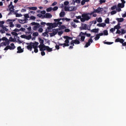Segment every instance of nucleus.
I'll use <instances>...</instances> for the list:
<instances>
[{
    "instance_id": "nucleus-62",
    "label": "nucleus",
    "mask_w": 126,
    "mask_h": 126,
    "mask_svg": "<svg viewBox=\"0 0 126 126\" xmlns=\"http://www.w3.org/2000/svg\"><path fill=\"white\" fill-rule=\"evenodd\" d=\"M121 34H126V31L125 30L121 29Z\"/></svg>"
},
{
    "instance_id": "nucleus-12",
    "label": "nucleus",
    "mask_w": 126,
    "mask_h": 126,
    "mask_svg": "<svg viewBox=\"0 0 126 126\" xmlns=\"http://www.w3.org/2000/svg\"><path fill=\"white\" fill-rule=\"evenodd\" d=\"M10 46H7L8 50H14V49H15V45H14V43H11Z\"/></svg>"
},
{
    "instance_id": "nucleus-50",
    "label": "nucleus",
    "mask_w": 126,
    "mask_h": 126,
    "mask_svg": "<svg viewBox=\"0 0 126 126\" xmlns=\"http://www.w3.org/2000/svg\"><path fill=\"white\" fill-rule=\"evenodd\" d=\"M115 9H117V5H114L111 7V10H114Z\"/></svg>"
},
{
    "instance_id": "nucleus-19",
    "label": "nucleus",
    "mask_w": 126,
    "mask_h": 126,
    "mask_svg": "<svg viewBox=\"0 0 126 126\" xmlns=\"http://www.w3.org/2000/svg\"><path fill=\"white\" fill-rule=\"evenodd\" d=\"M78 36L79 37H81V41L82 42H84V40H85V35H80V33Z\"/></svg>"
},
{
    "instance_id": "nucleus-2",
    "label": "nucleus",
    "mask_w": 126,
    "mask_h": 126,
    "mask_svg": "<svg viewBox=\"0 0 126 126\" xmlns=\"http://www.w3.org/2000/svg\"><path fill=\"white\" fill-rule=\"evenodd\" d=\"M91 19V16H89L87 13H84L82 14L81 22H85V21H88Z\"/></svg>"
},
{
    "instance_id": "nucleus-38",
    "label": "nucleus",
    "mask_w": 126,
    "mask_h": 126,
    "mask_svg": "<svg viewBox=\"0 0 126 126\" xmlns=\"http://www.w3.org/2000/svg\"><path fill=\"white\" fill-rule=\"evenodd\" d=\"M32 38V36L31 35V34L30 35H29L28 36L26 35V40H30Z\"/></svg>"
},
{
    "instance_id": "nucleus-48",
    "label": "nucleus",
    "mask_w": 126,
    "mask_h": 126,
    "mask_svg": "<svg viewBox=\"0 0 126 126\" xmlns=\"http://www.w3.org/2000/svg\"><path fill=\"white\" fill-rule=\"evenodd\" d=\"M30 18L31 20H35V19H36V17L34 16H31V17H30Z\"/></svg>"
},
{
    "instance_id": "nucleus-42",
    "label": "nucleus",
    "mask_w": 126,
    "mask_h": 126,
    "mask_svg": "<svg viewBox=\"0 0 126 126\" xmlns=\"http://www.w3.org/2000/svg\"><path fill=\"white\" fill-rule=\"evenodd\" d=\"M81 35H83L84 36H86L87 35V32H80V35L81 36Z\"/></svg>"
},
{
    "instance_id": "nucleus-4",
    "label": "nucleus",
    "mask_w": 126,
    "mask_h": 126,
    "mask_svg": "<svg viewBox=\"0 0 126 126\" xmlns=\"http://www.w3.org/2000/svg\"><path fill=\"white\" fill-rule=\"evenodd\" d=\"M59 31H60V29H53V32L50 33V37H54V36L57 35Z\"/></svg>"
},
{
    "instance_id": "nucleus-24",
    "label": "nucleus",
    "mask_w": 126,
    "mask_h": 126,
    "mask_svg": "<svg viewBox=\"0 0 126 126\" xmlns=\"http://www.w3.org/2000/svg\"><path fill=\"white\" fill-rule=\"evenodd\" d=\"M116 20L118 21V23L123 22L124 21L123 18H116Z\"/></svg>"
},
{
    "instance_id": "nucleus-41",
    "label": "nucleus",
    "mask_w": 126,
    "mask_h": 126,
    "mask_svg": "<svg viewBox=\"0 0 126 126\" xmlns=\"http://www.w3.org/2000/svg\"><path fill=\"white\" fill-rule=\"evenodd\" d=\"M99 39H100V36L99 35V34H96V36L94 37V39L95 41H97V40H99Z\"/></svg>"
},
{
    "instance_id": "nucleus-20",
    "label": "nucleus",
    "mask_w": 126,
    "mask_h": 126,
    "mask_svg": "<svg viewBox=\"0 0 126 126\" xmlns=\"http://www.w3.org/2000/svg\"><path fill=\"white\" fill-rule=\"evenodd\" d=\"M93 33H98L99 32V29H94L91 31Z\"/></svg>"
},
{
    "instance_id": "nucleus-60",
    "label": "nucleus",
    "mask_w": 126,
    "mask_h": 126,
    "mask_svg": "<svg viewBox=\"0 0 126 126\" xmlns=\"http://www.w3.org/2000/svg\"><path fill=\"white\" fill-rule=\"evenodd\" d=\"M37 16H38V17H40V18H43V17H44V16H43L42 14H38L37 15Z\"/></svg>"
},
{
    "instance_id": "nucleus-40",
    "label": "nucleus",
    "mask_w": 126,
    "mask_h": 126,
    "mask_svg": "<svg viewBox=\"0 0 126 126\" xmlns=\"http://www.w3.org/2000/svg\"><path fill=\"white\" fill-rule=\"evenodd\" d=\"M64 9L65 10V11H70V8L69 7H67L66 6H65L64 7Z\"/></svg>"
},
{
    "instance_id": "nucleus-45",
    "label": "nucleus",
    "mask_w": 126,
    "mask_h": 126,
    "mask_svg": "<svg viewBox=\"0 0 126 126\" xmlns=\"http://www.w3.org/2000/svg\"><path fill=\"white\" fill-rule=\"evenodd\" d=\"M69 46V44L66 43H63V48H64L65 47H68Z\"/></svg>"
},
{
    "instance_id": "nucleus-44",
    "label": "nucleus",
    "mask_w": 126,
    "mask_h": 126,
    "mask_svg": "<svg viewBox=\"0 0 126 126\" xmlns=\"http://www.w3.org/2000/svg\"><path fill=\"white\" fill-rule=\"evenodd\" d=\"M7 44H6V42H2L0 43V47H2L3 46H6Z\"/></svg>"
},
{
    "instance_id": "nucleus-39",
    "label": "nucleus",
    "mask_w": 126,
    "mask_h": 126,
    "mask_svg": "<svg viewBox=\"0 0 126 126\" xmlns=\"http://www.w3.org/2000/svg\"><path fill=\"white\" fill-rule=\"evenodd\" d=\"M103 35H105V36H108V35H109L107 30L103 31Z\"/></svg>"
},
{
    "instance_id": "nucleus-10",
    "label": "nucleus",
    "mask_w": 126,
    "mask_h": 126,
    "mask_svg": "<svg viewBox=\"0 0 126 126\" xmlns=\"http://www.w3.org/2000/svg\"><path fill=\"white\" fill-rule=\"evenodd\" d=\"M27 45H28L27 46V49H28L29 51H32V49H33L32 46V42H30V43H27Z\"/></svg>"
},
{
    "instance_id": "nucleus-17",
    "label": "nucleus",
    "mask_w": 126,
    "mask_h": 126,
    "mask_svg": "<svg viewBox=\"0 0 126 126\" xmlns=\"http://www.w3.org/2000/svg\"><path fill=\"white\" fill-rule=\"evenodd\" d=\"M97 26L98 27H105V26H106V24L104 23H98L97 24Z\"/></svg>"
},
{
    "instance_id": "nucleus-54",
    "label": "nucleus",
    "mask_w": 126,
    "mask_h": 126,
    "mask_svg": "<svg viewBox=\"0 0 126 126\" xmlns=\"http://www.w3.org/2000/svg\"><path fill=\"white\" fill-rule=\"evenodd\" d=\"M114 42H105L104 44H106V45H112Z\"/></svg>"
},
{
    "instance_id": "nucleus-51",
    "label": "nucleus",
    "mask_w": 126,
    "mask_h": 126,
    "mask_svg": "<svg viewBox=\"0 0 126 126\" xmlns=\"http://www.w3.org/2000/svg\"><path fill=\"white\" fill-rule=\"evenodd\" d=\"M110 32H111V33H114V32H115V31H116V29L114 28H111L110 30Z\"/></svg>"
},
{
    "instance_id": "nucleus-58",
    "label": "nucleus",
    "mask_w": 126,
    "mask_h": 126,
    "mask_svg": "<svg viewBox=\"0 0 126 126\" xmlns=\"http://www.w3.org/2000/svg\"><path fill=\"white\" fill-rule=\"evenodd\" d=\"M57 33H58V35L59 36H62V35H63V31L58 32Z\"/></svg>"
},
{
    "instance_id": "nucleus-63",
    "label": "nucleus",
    "mask_w": 126,
    "mask_h": 126,
    "mask_svg": "<svg viewBox=\"0 0 126 126\" xmlns=\"http://www.w3.org/2000/svg\"><path fill=\"white\" fill-rule=\"evenodd\" d=\"M20 31H22L23 32H25V31H26V29L25 28H21L20 29Z\"/></svg>"
},
{
    "instance_id": "nucleus-13",
    "label": "nucleus",
    "mask_w": 126,
    "mask_h": 126,
    "mask_svg": "<svg viewBox=\"0 0 126 126\" xmlns=\"http://www.w3.org/2000/svg\"><path fill=\"white\" fill-rule=\"evenodd\" d=\"M102 10H103V8H100V7H99L96 9H94V13H99V12H101V11H102Z\"/></svg>"
},
{
    "instance_id": "nucleus-61",
    "label": "nucleus",
    "mask_w": 126,
    "mask_h": 126,
    "mask_svg": "<svg viewBox=\"0 0 126 126\" xmlns=\"http://www.w3.org/2000/svg\"><path fill=\"white\" fill-rule=\"evenodd\" d=\"M111 13L112 15H114V14H116V13H117V11L113 10V11H111Z\"/></svg>"
},
{
    "instance_id": "nucleus-36",
    "label": "nucleus",
    "mask_w": 126,
    "mask_h": 126,
    "mask_svg": "<svg viewBox=\"0 0 126 126\" xmlns=\"http://www.w3.org/2000/svg\"><path fill=\"white\" fill-rule=\"evenodd\" d=\"M105 23L106 24H109L110 23V19L109 18H107L105 20Z\"/></svg>"
},
{
    "instance_id": "nucleus-11",
    "label": "nucleus",
    "mask_w": 126,
    "mask_h": 126,
    "mask_svg": "<svg viewBox=\"0 0 126 126\" xmlns=\"http://www.w3.org/2000/svg\"><path fill=\"white\" fill-rule=\"evenodd\" d=\"M38 45H39V42H35L34 43L32 42V45L33 49H36L38 48Z\"/></svg>"
},
{
    "instance_id": "nucleus-55",
    "label": "nucleus",
    "mask_w": 126,
    "mask_h": 126,
    "mask_svg": "<svg viewBox=\"0 0 126 126\" xmlns=\"http://www.w3.org/2000/svg\"><path fill=\"white\" fill-rule=\"evenodd\" d=\"M10 27H14V25L13 24V22H10L9 23Z\"/></svg>"
},
{
    "instance_id": "nucleus-7",
    "label": "nucleus",
    "mask_w": 126,
    "mask_h": 126,
    "mask_svg": "<svg viewBox=\"0 0 126 126\" xmlns=\"http://www.w3.org/2000/svg\"><path fill=\"white\" fill-rule=\"evenodd\" d=\"M52 14L46 13L45 15H43V17L42 18V19L44 18H52Z\"/></svg>"
},
{
    "instance_id": "nucleus-1",
    "label": "nucleus",
    "mask_w": 126,
    "mask_h": 126,
    "mask_svg": "<svg viewBox=\"0 0 126 126\" xmlns=\"http://www.w3.org/2000/svg\"><path fill=\"white\" fill-rule=\"evenodd\" d=\"M61 21V19H54V23H47V30H48V32H50V30L51 29H53V28H56L58 27L59 25L62 26L63 25V22H60Z\"/></svg>"
},
{
    "instance_id": "nucleus-21",
    "label": "nucleus",
    "mask_w": 126,
    "mask_h": 126,
    "mask_svg": "<svg viewBox=\"0 0 126 126\" xmlns=\"http://www.w3.org/2000/svg\"><path fill=\"white\" fill-rule=\"evenodd\" d=\"M59 19H61V20H62L63 21H63H64V20H65V21H66V22H68L70 21V19H68L67 18H60Z\"/></svg>"
},
{
    "instance_id": "nucleus-15",
    "label": "nucleus",
    "mask_w": 126,
    "mask_h": 126,
    "mask_svg": "<svg viewBox=\"0 0 126 126\" xmlns=\"http://www.w3.org/2000/svg\"><path fill=\"white\" fill-rule=\"evenodd\" d=\"M40 24L38 23V25H36V26H34L33 28L32 29L33 30H34V31H36L38 29L40 28Z\"/></svg>"
},
{
    "instance_id": "nucleus-25",
    "label": "nucleus",
    "mask_w": 126,
    "mask_h": 126,
    "mask_svg": "<svg viewBox=\"0 0 126 126\" xmlns=\"http://www.w3.org/2000/svg\"><path fill=\"white\" fill-rule=\"evenodd\" d=\"M25 20L26 21H27L28 20V18H30V17L29 16V14H26L24 15Z\"/></svg>"
},
{
    "instance_id": "nucleus-30",
    "label": "nucleus",
    "mask_w": 126,
    "mask_h": 126,
    "mask_svg": "<svg viewBox=\"0 0 126 126\" xmlns=\"http://www.w3.org/2000/svg\"><path fill=\"white\" fill-rule=\"evenodd\" d=\"M58 27H59L58 29H60V30L62 29H65L66 28L65 26H64V25L59 26Z\"/></svg>"
},
{
    "instance_id": "nucleus-49",
    "label": "nucleus",
    "mask_w": 126,
    "mask_h": 126,
    "mask_svg": "<svg viewBox=\"0 0 126 126\" xmlns=\"http://www.w3.org/2000/svg\"><path fill=\"white\" fill-rule=\"evenodd\" d=\"M11 34H12L13 36H17L18 35V34L16 32H12Z\"/></svg>"
},
{
    "instance_id": "nucleus-43",
    "label": "nucleus",
    "mask_w": 126,
    "mask_h": 126,
    "mask_svg": "<svg viewBox=\"0 0 126 126\" xmlns=\"http://www.w3.org/2000/svg\"><path fill=\"white\" fill-rule=\"evenodd\" d=\"M53 10V8L52 7H49L46 9V11L47 12H50Z\"/></svg>"
},
{
    "instance_id": "nucleus-46",
    "label": "nucleus",
    "mask_w": 126,
    "mask_h": 126,
    "mask_svg": "<svg viewBox=\"0 0 126 126\" xmlns=\"http://www.w3.org/2000/svg\"><path fill=\"white\" fill-rule=\"evenodd\" d=\"M106 2V0H100L99 4H102V3H105Z\"/></svg>"
},
{
    "instance_id": "nucleus-35",
    "label": "nucleus",
    "mask_w": 126,
    "mask_h": 126,
    "mask_svg": "<svg viewBox=\"0 0 126 126\" xmlns=\"http://www.w3.org/2000/svg\"><path fill=\"white\" fill-rule=\"evenodd\" d=\"M32 36H33V37H37V36H39V33H38V32H33Z\"/></svg>"
},
{
    "instance_id": "nucleus-9",
    "label": "nucleus",
    "mask_w": 126,
    "mask_h": 126,
    "mask_svg": "<svg viewBox=\"0 0 126 126\" xmlns=\"http://www.w3.org/2000/svg\"><path fill=\"white\" fill-rule=\"evenodd\" d=\"M115 43H119H119L122 44V43H124V42H125V40H124V39L123 38H117L115 39Z\"/></svg>"
},
{
    "instance_id": "nucleus-59",
    "label": "nucleus",
    "mask_w": 126,
    "mask_h": 126,
    "mask_svg": "<svg viewBox=\"0 0 126 126\" xmlns=\"http://www.w3.org/2000/svg\"><path fill=\"white\" fill-rule=\"evenodd\" d=\"M116 11H118V12H120V11H122V9L120 7L116 8Z\"/></svg>"
},
{
    "instance_id": "nucleus-33",
    "label": "nucleus",
    "mask_w": 126,
    "mask_h": 126,
    "mask_svg": "<svg viewBox=\"0 0 126 126\" xmlns=\"http://www.w3.org/2000/svg\"><path fill=\"white\" fill-rule=\"evenodd\" d=\"M9 42H15V41H16V39H14L12 37H9Z\"/></svg>"
},
{
    "instance_id": "nucleus-3",
    "label": "nucleus",
    "mask_w": 126,
    "mask_h": 126,
    "mask_svg": "<svg viewBox=\"0 0 126 126\" xmlns=\"http://www.w3.org/2000/svg\"><path fill=\"white\" fill-rule=\"evenodd\" d=\"M38 40L40 43V45L38 46L39 51H43V48H44V47L46 46L45 44H44V40L42 39L41 37H39Z\"/></svg>"
},
{
    "instance_id": "nucleus-27",
    "label": "nucleus",
    "mask_w": 126,
    "mask_h": 126,
    "mask_svg": "<svg viewBox=\"0 0 126 126\" xmlns=\"http://www.w3.org/2000/svg\"><path fill=\"white\" fill-rule=\"evenodd\" d=\"M64 39H65V43L68 44L69 43V39L67 38V36H64L63 37Z\"/></svg>"
},
{
    "instance_id": "nucleus-14",
    "label": "nucleus",
    "mask_w": 126,
    "mask_h": 126,
    "mask_svg": "<svg viewBox=\"0 0 126 126\" xmlns=\"http://www.w3.org/2000/svg\"><path fill=\"white\" fill-rule=\"evenodd\" d=\"M27 29L28 32H26V34H31H31H32V32H31V30H32V28L31 27H29Z\"/></svg>"
},
{
    "instance_id": "nucleus-8",
    "label": "nucleus",
    "mask_w": 126,
    "mask_h": 126,
    "mask_svg": "<svg viewBox=\"0 0 126 126\" xmlns=\"http://www.w3.org/2000/svg\"><path fill=\"white\" fill-rule=\"evenodd\" d=\"M1 41H5V42L6 43L7 46L9 45V39H7V38L5 37H3L2 38H1Z\"/></svg>"
},
{
    "instance_id": "nucleus-56",
    "label": "nucleus",
    "mask_w": 126,
    "mask_h": 126,
    "mask_svg": "<svg viewBox=\"0 0 126 126\" xmlns=\"http://www.w3.org/2000/svg\"><path fill=\"white\" fill-rule=\"evenodd\" d=\"M39 23H36L35 22H33L32 23H31V25H34L35 26L36 25H38Z\"/></svg>"
},
{
    "instance_id": "nucleus-6",
    "label": "nucleus",
    "mask_w": 126,
    "mask_h": 126,
    "mask_svg": "<svg viewBox=\"0 0 126 126\" xmlns=\"http://www.w3.org/2000/svg\"><path fill=\"white\" fill-rule=\"evenodd\" d=\"M42 51H47V52H50L53 51V48H51L48 46L45 45L44 47H43Z\"/></svg>"
},
{
    "instance_id": "nucleus-22",
    "label": "nucleus",
    "mask_w": 126,
    "mask_h": 126,
    "mask_svg": "<svg viewBox=\"0 0 126 126\" xmlns=\"http://www.w3.org/2000/svg\"><path fill=\"white\" fill-rule=\"evenodd\" d=\"M117 7H120V8H123V7H125V4L119 3L117 5Z\"/></svg>"
},
{
    "instance_id": "nucleus-26",
    "label": "nucleus",
    "mask_w": 126,
    "mask_h": 126,
    "mask_svg": "<svg viewBox=\"0 0 126 126\" xmlns=\"http://www.w3.org/2000/svg\"><path fill=\"white\" fill-rule=\"evenodd\" d=\"M64 15H65V12L64 11H61L60 13V17H64Z\"/></svg>"
},
{
    "instance_id": "nucleus-29",
    "label": "nucleus",
    "mask_w": 126,
    "mask_h": 126,
    "mask_svg": "<svg viewBox=\"0 0 126 126\" xmlns=\"http://www.w3.org/2000/svg\"><path fill=\"white\" fill-rule=\"evenodd\" d=\"M30 10H37V7H28Z\"/></svg>"
},
{
    "instance_id": "nucleus-64",
    "label": "nucleus",
    "mask_w": 126,
    "mask_h": 126,
    "mask_svg": "<svg viewBox=\"0 0 126 126\" xmlns=\"http://www.w3.org/2000/svg\"><path fill=\"white\" fill-rule=\"evenodd\" d=\"M38 32H39V33H42V32H43V28H40L38 29Z\"/></svg>"
},
{
    "instance_id": "nucleus-18",
    "label": "nucleus",
    "mask_w": 126,
    "mask_h": 126,
    "mask_svg": "<svg viewBox=\"0 0 126 126\" xmlns=\"http://www.w3.org/2000/svg\"><path fill=\"white\" fill-rule=\"evenodd\" d=\"M115 29H117V30L121 29V23H118L116 26H114Z\"/></svg>"
},
{
    "instance_id": "nucleus-28",
    "label": "nucleus",
    "mask_w": 126,
    "mask_h": 126,
    "mask_svg": "<svg viewBox=\"0 0 126 126\" xmlns=\"http://www.w3.org/2000/svg\"><path fill=\"white\" fill-rule=\"evenodd\" d=\"M0 27H2L3 30H4L6 31V32H7L8 31V29L6 28L5 27H4L3 25H0Z\"/></svg>"
},
{
    "instance_id": "nucleus-37",
    "label": "nucleus",
    "mask_w": 126,
    "mask_h": 126,
    "mask_svg": "<svg viewBox=\"0 0 126 126\" xmlns=\"http://www.w3.org/2000/svg\"><path fill=\"white\" fill-rule=\"evenodd\" d=\"M26 20H19V23H21L22 24H23L24 23H25Z\"/></svg>"
},
{
    "instance_id": "nucleus-32",
    "label": "nucleus",
    "mask_w": 126,
    "mask_h": 126,
    "mask_svg": "<svg viewBox=\"0 0 126 126\" xmlns=\"http://www.w3.org/2000/svg\"><path fill=\"white\" fill-rule=\"evenodd\" d=\"M74 44H75V45H79V44H80V41H79V40H78L77 39L74 40Z\"/></svg>"
},
{
    "instance_id": "nucleus-16",
    "label": "nucleus",
    "mask_w": 126,
    "mask_h": 126,
    "mask_svg": "<svg viewBox=\"0 0 126 126\" xmlns=\"http://www.w3.org/2000/svg\"><path fill=\"white\" fill-rule=\"evenodd\" d=\"M17 53L18 54H20L21 53H23V50L21 49V47L20 46H19L17 47Z\"/></svg>"
},
{
    "instance_id": "nucleus-5",
    "label": "nucleus",
    "mask_w": 126,
    "mask_h": 126,
    "mask_svg": "<svg viewBox=\"0 0 126 126\" xmlns=\"http://www.w3.org/2000/svg\"><path fill=\"white\" fill-rule=\"evenodd\" d=\"M92 43H93V39H92V38H90L88 40V42L86 43L85 48H88V47H89V46H90Z\"/></svg>"
},
{
    "instance_id": "nucleus-31",
    "label": "nucleus",
    "mask_w": 126,
    "mask_h": 126,
    "mask_svg": "<svg viewBox=\"0 0 126 126\" xmlns=\"http://www.w3.org/2000/svg\"><path fill=\"white\" fill-rule=\"evenodd\" d=\"M14 14L16 15V17H21L22 16V14H19L18 13L14 12Z\"/></svg>"
},
{
    "instance_id": "nucleus-23",
    "label": "nucleus",
    "mask_w": 126,
    "mask_h": 126,
    "mask_svg": "<svg viewBox=\"0 0 126 126\" xmlns=\"http://www.w3.org/2000/svg\"><path fill=\"white\" fill-rule=\"evenodd\" d=\"M69 8L70 11H75V10H76V7L75 6H70Z\"/></svg>"
},
{
    "instance_id": "nucleus-53",
    "label": "nucleus",
    "mask_w": 126,
    "mask_h": 126,
    "mask_svg": "<svg viewBox=\"0 0 126 126\" xmlns=\"http://www.w3.org/2000/svg\"><path fill=\"white\" fill-rule=\"evenodd\" d=\"M46 32L42 33L43 36H47V35L48 36V32H47V29L46 30Z\"/></svg>"
},
{
    "instance_id": "nucleus-52",
    "label": "nucleus",
    "mask_w": 126,
    "mask_h": 126,
    "mask_svg": "<svg viewBox=\"0 0 126 126\" xmlns=\"http://www.w3.org/2000/svg\"><path fill=\"white\" fill-rule=\"evenodd\" d=\"M97 22H99V23H101V22H102V18L99 17L97 19Z\"/></svg>"
},
{
    "instance_id": "nucleus-57",
    "label": "nucleus",
    "mask_w": 126,
    "mask_h": 126,
    "mask_svg": "<svg viewBox=\"0 0 126 126\" xmlns=\"http://www.w3.org/2000/svg\"><path fill=\"white\" fill-rule=\"evenodd\" d=\"M64 5H68L69 4V2L68 1H65L63 3Z\"/></svg>"
},
{
    "instance_id": "nucleus-47",
    "label": "nucleus",
    "mask_w": 126,
    "mask_h": 126,
    "mask_svg": "<svg viewBox=\"0 0 126 126\" xmlns=\"http://www.w3.org/2000/svg\"><path fill=\"white\" fill-rule=\"evenodd\" d=\"M87 28V25L84 24V26H82L83 30H86V28Z\"/></svg>"
},
{
    "instance_id": "nucleus-34",
    "label": "nucleus",
    "mask_w": 126,
    "mask_h": 126,
    "mask_svg": "<svg viewBox=\"0 0 126 126\" xmlns=\"http://www.w3.org/2000/svg\"><path fill=\"white\" fill-rule=\"evenodd\" d=\"M71 25L74 28H76V27H77V26L76 25H75V23H74V22H71Z\"/></svg>"
}]
</instances>
